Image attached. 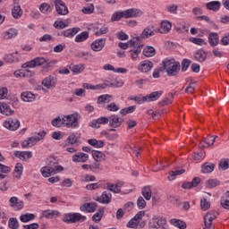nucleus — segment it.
I'll list each match as a JSON object with an SVG mask.
<instances>
[{
    "instance_id": "nucleus-22",
    "label": "nucleus",
    "mask_w": 229,
    "mask_h": 229,
    "mask_svg": "<svg viewBox=\"0 0 229 229\" xmlns=\"http://www.w3.org/2000/svg\"><path fill=\"white\" fill-rule=\"evenodd\" d=\"M109 123V118L106 116H101L98 118L97 120H93L90 123L89 126L91 128H97L99 129L101 128V124H108Z\"/></svg>"
},
{
    "instance_id": "nucleus-13",
    "label": "nucleus",
    "mask_w": 229,
    "mask_h": 229,
    "mask_svg": "<svg viewBox=\"0 0 229 229\" xmlns=\"http://www.w3.org/2000/svg\"><path fill=\"white\" fill-rule=\"evenodd\" d=\"M157 30H155L154 25H148L147 26L143 31L140 33L139 38H141L142 40H146V38H149L150 37H154V35H157Z\"/></svg>"
},
{
    "instance_id": "nucleus-41",
    "label": "nucleus",
    "mask_w": 229,
    "mask_h": 229,
    "mask_svg": "<svg viewBox=\"0 0 229 229\" xmlns=\"http://www.w3.org/2000/svg\"><path fill=\"white\" fill-rule=\"evenodd\" d=\"M26 155H28V159L33 157V153H31V151H17L15 153V157H17V158H20V160H26Z\"/></svg>"
},
{
    "instance_id": "nucleus-43",
    "label": "nucleus",
    "mask_w": 229,
    "mask_h": 229,
    "mask_svg": "<svg viewBox=\"0 0 229 229\" xmlns=\"http://www.w3.org/2000/svg\"><path fill=\"white\" fill-rule=\"evenodd\" d=\"M141 194L145 198V199H147V201H149V199H151V194H152L151 187L144 186L141 190Z\"/></svg>"
},
{
    "instance_id": "nucleus-20",
    "label": "nucleus",
    "mask_w": 229,
    "mask_h": 229,
    "mask_svg": "<svg viewBox=\"0 0 229 229\" xmlns=\"http://www.w3.org/2000/svg\"><path fill=\"white\" fill-rule=\"evenodd\" d=\"M166 224H167V220L162 216L154 217L150 222L152 228H157V229L165 226Z\"/></svg>"
},
{
    "instance_id": "nucleus-31",
    "label": "nucleus",
    "mask_w": 229,
    "mask_h": 229,
    "mask_svg": "<svg viewBox=\"0 0 229 229\" xmlns=\"http://www.w3.org/2000/svg\"><path fill=\"white\" fill-rule=\"evenodd\" d=\"M21 98L25 103H31L35 101L36 97L35 94L31 93V91H24L21 93Z\"/></svg>"
},
{
    "instance_id": "nucleus-44",
    "label": "nucleus",
    "mask_w": 229,
    "mask_h": 229,
    "mask_svg": "<svg viewBox=\"0 0 229 229\" xmlns=\"http://www.w3.org/2000/svg\"><path fill=\"white\" fill-rule=\"evenodd\" d=\"M89 170L92 171V173H101V171H103V166L99 161H95L92 165H90Z\"/></svg>"
},
{
    "instance_id": "nucleus-64",
    "label": "nucleus",
    "mask_w": 229,
    "mask_h": 229,
    "mask_svg": "<svg viewBox=\"0 0 229 229\" xmlns=\"http://www.w3.org/2000/svg\"><path fill=\"white\" fill-rule=\"evenodd\" d=\"M137 206L140 208V210H142L143 208H146V200L143 197H139L137 199Z\"/></svg>"
},
{
    "instance_id": "nucleus-57",
    "label": "nucleus",
    "mask_w": 229,
    "mask_h": 229,
    "mask_svg": "<svg viewBox=\"0 0 229 229\" xmlns=\"http://www.w3.org/2000/svg\"><path fill=\"white\" fill-rule=\"evenodd\" d=\"M197 19L199 21H205L206 22H208V24H210L212 28H214L215 30H217V25H216V23L210 21V18L207 15L198 16Z\"/></svg>"
},
{
    "instance_id": "nucleus-55",
    "label": "nucleus",
    "mask_w": 229,
    "mask_h": 229,
    "mask_svg": "<svg viewBox=\"0 0 229 229\" xmlns=\"http://www.w3.org/2000/svg\"><path fill=\"white\" fill-rule=\"evenodd\" d=\"M33 219H35V215L31 213L21 215L20 216L21 223H29V221H33Z\"/></svg>"
},
{
    "instance_id": "nucleus-16",
    "label": "nucleus",
    "mask_w": 229,
    "mask_h": 229,
    "mask_svg": "<svg viewBox=\"0 0 229 229\" xmlns=\"http://www.w3.org/2000/svg\"><path fill=\"white\" fill-rule=\"evenodd\" d=\"M142 11L135 8H131L123 11V19H133L135 17H140Z\"/></svg>"
},
{
    "instance_id": "nucleus-4",
    "label": "nucleus",
    "mask_w": 229,
    "mask_h": 229,
    "mask_svg": "<svg viewBox=\"0 0 229 229\" xmlns=\"http://www.w3.org/2000/svg\"><path fill=\"white\" fill-rule=\"evenodd\" d=\"M56 162L50 161L47 166H43L41 168V174L45 178H49V176H53V174H56V173H60L64 171V166L62 165H55Z\"/></svg>"
},
{
    "instance_id": "nucleus-34",
    "label": "nucleus",
    "mask_w": 229,
    "mask_h": 229,
    "mask_svg": "<svg viewBox=\"0 0 229 229\" xmlns=\"http://www.w3.org/2000/svg\"><path fill=\"white\" fill-rule=\"evenodd\" d=\"M207 55H208V53L205 52V50L199 49L195 52L194 58L197 62H205V60H207Z\"/></svg>"
},
{
    "instance_id": "nucleus-40",
    "label": "nucleus",
    "mask_w": 229,
    "mask_h": 229,
    "mask_svg": "<svg viewBox=\"0 0 229 229\" xmlns=\"http://www.w3.org/2000/svg\"><path fill=\"white\" fill-rule=\"evenodd\" d=\"M217 139V136H210L209 138H205L201 144H207V146L202 145V148H210V146H214V142H216V140Z\"/></svg>"
},
{
    "instance_id": "nucleus-26",
    "label": "nucleus",
    "mask_w": 229,
    "mask_h": 229,
    "mask_svg": "<svg viewBox=\"0 0 229 229\" xmlns=\"http://www.w3.org/2000/svg\"><path fill=\"white\" fill-rule=\"evenodd\" d=\"M201 183V179L199 177H195L191 182H186L182 184V189H194V187H198Z\"/></svg>"
},
{
    "instance_id": "nucleus-1",
    "label": "nucleus",
    "mask_w": 229,
    "mask_h": 229,
    "mask_svg": "<svg viewBox=\"0 0 229 229\" xmlns=\"http://www.w3.org/2000/svg\"><path fill=\"white\" fill-rule=\"evenodd\" d=\"M114 97L112 95H102L98 98L97 103L98 105L104 104V108L107 110V112H119V105L112 102Z\"/></svg>"
},
{
    "instance_id": "nucleus-39",
    "label": "nucleus",
    "mask_w": 229,
    "mask_h": 229,
    "mask_svg": "<svg viewBox=\"0 0 229 229\" xmlns=\"http://www.w3.org/2000/svg\"><path fill=\"white\" fill-rule=\"evenodd\" d=\"M17 37V30L15 29H9L4 33V40H10V38H15Z\"/></svg>"
},
{
    "instance_id": "nucleus-32",
    "label": "nucleus",
    "mask_w": 229,
    "mask_h": 229,
    "mask_svg": "<svg viewBox=\"0 0 229 229\" xmlns=\"http://www.w3.org/2000/svg\"><path fill=\"white\" fill-rule=\"evenodd\" d=\"M91 154L95 162H105L106 159V155L99 150H92Z\"/></svg>"
},
{
    "instance_id": "nucleus-5",
    "label": "nucleus",
    "mask_w": 229,
    "mask_h": 229,
    "mask_svg": "<svg viewBox=\"0 0 229 229\" xmlns=\"http://www.w3.org/2000/svg\"><path fill=\"white\" fill-rule=\"evenodd\" d=\"M47 64V67H51V63H47V59L44 57H36L35 59L27 62L21 65L22 69H33L35 67H40Z\"/></svg>"
},
{
    "instance_id": "nucleus-7",
    "label": "nucleus",
    "mask_w": 229,
    "mask_h": 229,
    "mask_svg": "<svg viewBox=\"0 0 229 229\" xmlns=\"http://www.w3.org/2000/svg\"><path fill=\"white\" fill-rule=\"evenodd\" d=\"M146 216V211L138 212L128 223L127 228L138 229L139 223L142 221V217Z\"/></svg>"
},
{
    "instance_id": "nucleus-50",
    "label": "nucleus",
    "mask_w": 229,
    "mask_h": 229,
    "mask_svg": "<svg viewBox=\"0 0 229 229\" xmlns=\"http://www.w3.org/2000/svg\"><path fill=\"white\" fill-rule=\"evenodd\" d=\"M104 214H105V209L104 208L99 209L98 212L93 215L92 221H94V223H99Z\"/></svg>"
},
{
    "instance_id": "nucleus-63",
    "label": "nucleus",
    "mask_w": 229,
    "mask_h": 229,
    "mask_svg": "<svg viewBox=\"0 0 229 229\" xmlns=\"http://www.w3.org/2000/svg\"><path fill=\"white\" fill-rule=\"evenodd\" d=\"M107 189L110 191V192H114V194H119L121 192V190L112 182H107Z\"/></svg>"
},
{
    "instance_id": "nucleus-28",
    "label": "nucleus",
    "mask_w": 229,
    "mask_h": 229,
    "mask_svg": "<svg viewBox=\"0 0 229 229\" xmlns=\"http://www.w3.org/2000/svg\"><path fill=\"white\" fill-rule=\"evenodd\" d=\"M60 216V212L56 210L47 209L42 211V217H46V219H55V217H58Z\"/></svg>"
},
{
    "instance_id": "nucleus-21",
    "label": "nucleus",
    "mask_w": 229,
    "mask_h": 229,
    "mask_svg": "<svg viewBox=\"0 0 229 229\" xmlns=\"http://www.w3.org/2000/svg\"><path fill=\"white\" fill-rule=\"evenodd\" d=\"M14 6L12 9V15L13 19H21L22 17V8H21V4L18 0H13Z\"/></svg>"
},
{
    "instance_id": "nucleus-15",
    "label": "nucleus",
    "mask_w": 229,
    "mask_h": 229,
    "mask_svg": "<svg viewBox=\"0 0 229 229\" xmlns=\"http://www.w3.org/2000/svg\"><path fill=\"white\" fill-rule=\"evenodd\" d=\"M106 44V38H98L91 43V49L95 52L103 51Z\"/></svg>"
},
{
    "instance_id": "nucleus-58",
    "label": "nucleus",
    "mask_w": 229,
    "mask_h": 229,
    "mask_svg": "<svg viewBox=\"0 0 229 229\" xmlns=\"http://www.w3.org/2000/svg\"><path fill=\"white\" fill-rule=\"evenodd\" d=\"M221 206L223 208H225V210H229V195L225 192V196L221 199Z\"/></svg>"
},
{
    "instance_id": "nucleus-51",
    "label": "nucleus",
    "mask_w": 229,
    "mask_h": 229,
    "mask_svg": "<svg viewBox=\"0 0 229 229\" xmlns=\"http://www.w3.org/2000/svg\"><path fill=\"white\" fill-rule=\"evenodd\" d=\"M122 19H124V13H123V11H122V12L121 11H117L111 17L112 22H115L117 21H121Z\"/></svg>"
},
{
    "instance_id": "nucleus-18",
    "label": "nucleus",
    "mask_w": 229,
    "mask_h": 229,
    "mask_svg": "<svg viewBox=\"0 0 229 229\" xmlns=\"http://www.w3.org/2000/svg\"><path fill=\"white\" fill-rule=\"evenodd\" d=\"M42 85L48 89H55L56 87V78L55 75H49L42 81Z\"/></svg>"
},
{
    "instance_id": "nucleus-37",
    "label": "nucleus",
    "mask_w": 229,
    "mask_h": 229,
    "mask_svg": "<svg viewBox=\"0 0 229 229\" xmlns=\"http://www.w3.org/2000/svg\"><path fill=\"white\" fill-rule=\"evenodd\" d=\"M80 31V28L74 27L72 29H68L66 30L62 31L63 37H66L67 38H72L76 33Z\"/></svg>"
},
{
    "instance_id": "nucleus-33",
    "label": "nucleus",
    "mask_w": 229,
    "mask_h": 229,
    "mask_svg": "<svg viewBox=\"0 0 229 229\" xmlns=\"http://www.w3.org/2000/svg\"><path fill=\"white\" fill-rule=\"evenodd\" d=\"M206 8H208V10H211L212 12H219V10H221V2L219 1L208 2L206 4Z\"/></svg>"
},
{
    "instance_id": "nucleus-48",
    "label": "nucleus",
    "mask_w": 229,
    "mask_h": 229,
    "mask_svg": "<svg viewBox=\"0 0 229 229\" xmlns=\"http://www.w3.org/2000/svg\"><path fill=\"white\" fill-rule=\"evenodd\" d=\"M39 10L41 12V13H51V12H53V8L51 7V5L47 3H43L39 5Z\"/></svg>"
},
{
    "instance_id": "nucleus-36",
    "label": "nucleus",
    "mask_w": 229,
    "mask_h": 229,
    "mask_svg": "<svg viewBox=\"0 0 229 229\" xmlns=\"http://www.w3.org/2000/svg\"><path fill=\"white\" fill-rule=\"evenodd\" d=\"M0 112L4 114V115H12L13 114V110L4 102L0 103Z\"/></svg>"
},
{
    "instance_id": "nucleus-52",
    "label": "nucleus",
    "mask_w": 229,
    "mask_h": 229,
    "mask_svg": "<svg viewBox=\"0 0 229 229\" xmlns=\"http://www.w3.org/2000/svg\"><path fill=\"white\" fill-rule=\"evenodd\" d=\"M52 126L55 128H60L63 126L64 123V117L57 116L56 118H54L51 122Z\"/></svg>"
},
{
    "instance_id": "nucleus-54",
    "label": "nucleus",
    "mask_w": 229,
    "mask_h": 229,
    "mask_svg": "<svg viewBox=\"0 0 229 229\" xmlns=\"http://www.w3.org/2000/svg\"><path fill=\"white\" fill-rule=\"evenodd\" d=\"M23 167L22 164L18 163L14 168V176L19 180L22 174Z\"/></svg>"
},
{
    "instance_id": "nucleus-59",
    "label": "nucleus",
    "mask_w": 229,
    "mask_h": 229,
    "mask_svg": "<svg viewBox=\"0 0 229 229\" xmlns=\"http://www.w3.org/2000/svg\"><path fill=\"white\" fill-rule=\"evenodd\" d=\"M87 38H89V32L83 31L75 37V42H84Z\"/></svg>"
},
{
    "instance_id": "nucleus-10",
    "label": "nucleus",
    "mask_w": 229,
    "mask_h": 229,
    "mask_svg": "<svg viewBox=\"0 0 229 229\" xmlns=\"http://www.w3.org/2000/svg\"><path fill=\"white\" fill-rule=\"evenodd\" d=\"M217 217V212L209 211L204 216V229H214V225H212V221Z\"/></svg>"
},
{
    "instance_id": "nucleus-53",
    "label": "nucleus",
    "mask_w": 229,
    "mask_h": 229,
    "mask_svg": "<svg viewBox=\"0 0 229 229\" xmlns=\"http://www.w3.org/2000/svg\"><path fill=\"white\" fill-rule=\"evenodd\" d=\"M8 227L10 229H19V220L16 217L9 218Z\"/></svg>"
},
{
    "instance_id": "nucleus-6",
    "label": "nucleus",
    "mask_w": 229,
    "mask_h": 229,
    "mask_svg": "<svg viewBox=\"0 0 229 229\" xmlns=\"http://www.w3.org/2000/svg\"><path fill=\"white\" fill-rule=\"evenodd\" d=\"M87 219V216H82L80 213H69L64 215L63 217L64 223H67L68 225H71L72 223H83Z\"/></svg>"
},
{
    "instance_id": "nucleus-3",
    "label": "nucleus",
    "mask_w": 229,
    "mask_h": 229,
    "mask_svg": "<svg viewBox=\"0 0 229 229\" xmlns=\"http://www.w3.org/2000/svg\"><path fill=\"white\" fill-rule=\"evenodd\" d=\"M131 50L129 51L130 56L132 60H137L139 58V55H140L142 51V47H144L143 44H140V38H134L133 39L129 40Z\"/></svg>"
},
{
    "instance_id": "nucleus-12",
    "label": "nucleus",
    "mask_w": 229,
    "mask_h": 229,
    "mask_svg": "<svg viewBox=\"0 0 229 229\" xmlns=\"http://www.w3.org/2000/svg\"><path fill=\"white\" fill-rule=\"evenodd\" d=\"M79 117H80V114H78L64 115L63 116L64 123L66 126H73L74 128H76V126H78V118Z\"/></svg>"
},
{
    "instance_id": "nucleus-42",
    "label": "nucleus",
    "mask_w": 229,
    "mask_h": 229,
    "mask_svg": "<svg viewBox=\"0 0 229 229\" xmlns=\"http://www.w3.org/2000/svg\"><path fill=\"white\" fill-rule=\"evenodd\" d=\"M216 165L214 164L207 162L202 165L201 173H204L206 174L208 173H212Z\"/></svg>"
},
{
    "instance_id": "nucleus-19",
    "label": "nucleus",
    "mask_w": 229,
    "mask_h": 229,
    "mask_svg": "<svg viewBox=\"0 0 229 229\" xmlns=\"http://www.w3.org/2000/svg\"><path fill=\"white\" fill-rule=\"evenodd\" d=\"M72 160L75 164H85V162H89V154L78 152L77 154L72 156Z\"/></svg>"
},
{
    "instance_id": "nucleus-23",
    "label": "nucleus",
    "mask_w": 229,
    "mask_h": 229,
    "mask_svg": "<svg viewBox=\"0 0 229 229\" xmlns=\"http://www.w3.org/2000/svg\"><path fill=\"white\" fill-rule=\"evenodd\" d=\"M152 67L153 62L149 60H145L140 63V65L138 66V71H140V72H149Z\"/></svg>"
},
{
    "instance_id": "nucleus-14",
    "label": "nucleus",
    "mask_w": 229,
    "mask_h": 229,
    "mask_svg": "<svg viewBox=\"0 0 229 229\" xmlns=\"http://www.w3.org/2000/svg\"><path fill=\"white\" fill-rule=\"evenodd\" d=\"M4 128L7 130H10L11 131H15L19 130V127L21 126V122L17 119L9 118L7 121L4 123Z\"/></svg>"
},
{
    "instance_id": "nucleus-38",
    "label": "nucleus",
    "mask_w": 229,
    "mask_h": 229,
    "mask_svg": "<svg viewBox=\"0 0 229 229\" xmlns=\"http://www.w3.org/2000/svg\"><path fill=\"white\" fill-rule=\"evenodd\" d=\"M170 223L174 226H176V228H179V229H186L187 228V224L185 222H183V220L173 218L170 220Z\"/></svg>"
},
{
    "instance_id": "nucleus-9",
    "label": "nucleus",
    "mask_w": 229,
    "mask_h": 229,
    "mask_svg": "<svg viewBox=\"0 0 229 229\" xmlns=\"http://www.w3.org/2000/svg\"><path fill=\"white\" fill-rule=\"evenodd\" d=\"M164 94V91H154L145 97L138 98V101L141 103L151 102V101H157V99H160V97Z\"/></svg>"
},
{
    "instance_id": "nucleus-62",
    "label": "nucleus",
    "mask_w": 229,
    "mask_h": 229,
    "mask_svg": "<svg viewBox=\"0 0 229 229\" xmlns=\"http://www.w3.org/2000/svg\"><path fill=\"white\" fill-rule=\"evenodd\" d=\"M190 42H192V44H196V46H207V42H205V39L199 38H191Z\"/></svg>"
},
{
    "instance_id": "nucleus-8",
    "label": "nucleus",
    "mask_w": 229,
    "mask_h": 229,
    "mask_svg": "<svg viewBox=\"0 0 229 229\" xmlns=\"http://www.w3.org/2000/svg\"><path fill=\"white\" fill-rule=\"evenodd\" d=\"M109 126H111L112 129L109 130V131H115V128H121L123 126V123H124V119L120 118L117 114H112L109 116Z\"/></svg>"
},
{
    "instance_id": "nucleus-17",
    "label": "nucleus",
    "mask_w": 229,
    "mask_h": 229,
    "mask_svg": "<svg viewBox=\"0 0 229 229\" xmlns=\"http://www.w3.org/2000/svg\"><path fill=\"white\" fill-rule=\"evenodd\" d=\"M9 205L15 210H22L24 208V201L19 200L17 197H11L9 199Z\"/></svg>"
},
{
    "instance_id": "nucleus-56",
    "label": "nucleus",
    "mask_w": 229,
    "mask_h": 229,
    "mask_svg": "<svg viewBox=\"0 0 229 229\" xmlns=\"http://www.w3.org/2000/svg\"><path fill=\"white\" fill-rule=\"evenodd\" d=\"M69 69L72 71V72H74L75 74H80L85 67L83 64H75V65H70Z\"/></svg>"
},
{
    "instance_id": "nucleus-45",
    "label": "nucleus",
    "mask_w": 229,
    "mask_h": 229,
    "mask_svg": "<svg viewBox=\"0 0 229 229\" xmlns=\"http://www.w3.org/2000/svg\"><path fill=\"white\" fill-rule=\"evenodd\" d=\"M143 55L147 58H151V56H155L156 55V50L155 47H147L143 49Z\"/></svg>"
},
{
    "instance_id": "nucleus-29",
    "label": "nucleus",
    "mask_w": 229,
    "mask_h": 229,
    "mask_svg": "<svg viewBox=\"0 0 229 229\" xmlns=\"http://www.w3.org/2000/svg\"><path fill=\"white\" fill-rule=\"evenodd\" d=\"M208 44L211 47H216L219 44V34L216 32H211L208 35Z\"/></svg>"
},
{
    "instance_id": "nucleus-30",
    "label": "nucleus",
    "mask_w": 229,
    "mask_h": 229,
    "mask_svg": "<svg viewBox=\"0 0 229 229\" xmlns=\"http://www.w3.org/2000/svg\"><path fill=\"white\" fill-rule=\"evenodd\" d=\"M171 28H173V25L171 24V22L167 21H164L160 24V28L158 29V33H161V34L169 33V31H171Z\"/></svg>"
},
{
    "instance_id": "nucleus-2",
    "label": "nucleus",
    "mask_w": 229,
    "mask_h": 229,
    "mask_svg": "<svg viewBox=\"0 0 229 229\" xmlns=\"http://www.w3.org/2000/svg\"><path fill=\"white\" fill-rule=\"evenodd\" d=\"M163 70L166 72L167 76H176L180 72V63L174 59H166L163 61Z\"/></svg>"
},
{
    "instance_id": "nucleus-24",
    "label": "nucleus",
    "mask_w": 229,
    "mask_h": 229,
    "mask_svg": "<svg viewBox=\"0 0 229 229\" xmlns=\"http://www.w3.org/2000/svg\"><path fill=\"white\" fill-rule=\"evenodd\" d=\"M96 208H98V203L89 202L81 206L80 210L81 212H89V214H92V212H96Z\"/></svg>"
},
{
    "instance_id": "nucleus-35",
    "label": "nucleus",
    "mask_w": 229,
    "mask_h": 229,
    "mask_svg": "<svg viewBox=\"0 0 229 229\" xmlns=\"http://www.w3.org/2000/svg\"><path fill=\"white\" fill-rule=\"evenodd\" d=\"M4 60L7 64H13V62H19V53L15 52L13 54H8L4 55Z\"/></svg>"
},
{
    "instance_id": "nucleus-46",
    "label": "nucleus",
    "mask_w": 229,
    "mask_h": 229,
    "mask_svg": "<svg viewBox=\"0 0 229 229\" xmlns=\"http://www.w3.org/2000/svg\"><path fill=\"white\" fill-rule=\"evenodd\" d=\"M88 144L93 148H103L105 146V141L98 140L96 139H90L88 140Z\"/></svg>"
},
{
    "instance_id": "nucleus-27",
    "label": "nucleus",
    "mask_w": 229,
    "mask_h": 229,
    "mask_svg": "<svg viewBox=\"0 0 229 229\" xmlns=\"http://www.w3.org/2000/svg\"><path fill=\"white\" fill-rule=\"evenodd\" d=\"M38 141H40L38 136L30 137L21 143V148H33V146H35V144H37Z\"/></svg>"
},
{
    "instance_id": "nucleus-60",
    "label": "nucleus",
    "mask_w": 229,
    "mask_h": 229,
    "mask_svg": "<svg viewBox=\"0 0 229 229\" xmlns=\"http://www.w3.org/2000/svg\"><path fill=\"white\" fill-rule=\"evenodd\" d=\"M219 185V181L216 179H209L206 182V187L208 189H214V187H217Z\"/></svg>"
},
{
    "instance_id": "nucleus-49",
    "label": "nucleus",
    "mask_w": 229,
    "mask_h": 229,
    "mask_svg": "<svg viewBox=\"0 0 229 229\" xmlns=\"http://www.w3.org/2000/svg\"><path fill=\"white\" fill-rule=\"evenodd\" d=\"M218 167L220 171H226L227 169H229V158L221 159Z\"/></svg>"
},
{
    "instance_id": "nucleus-11",
    "label": "nucleus",
    "mask_w": 229,
    "mask_h": 229,
    "mask_svg": "<svg viewBox=\"0 0 229 229\" xmlns=\"http://www.w3.org/2000/svg\"><path fill=\"white\" fill-rule=\"evenodd\" d=\"M52 1L54 2L55 12H57L58 15H67V13H69V9L63 0Z\"/></svg>"
},
{
    "instance_id": "nucleus-61",
    "label": "nucleus",
    "mask_w": 229,
    "mask_h": 229,
    "mask_svg": "<svg viewBox=\"0 0 229 229\" xmlns=\"http://www.w3.org/2000/svg\"><path fill=\"white\" fill-rule=\"evenodd\" d=\"M200 208L201 210L207 211L210 208V201L207 200L206 198L200 199Z\"/></svg>"
},
{
    "instance_id": "nucleus-47",
    "label": "nucleus",
    "mask_w": 229,
    "mask_h": 229,
    "mask_svg": "<svg viewBox=\"0 0 229 229\" xmlns=\"http://www.w3.org/2000/svg\"><path fill=\"white\" fill-rule=\"evenodd\" d=\"M183 173H185V169L171 171L169 173L170 175L168 176L169 182H173V180L176 179V176H180V174H183Z\"/></svg>"
},
{
    "instance_id": "nucleus-25",
    "label": "nucleus",
    "mask_w": 229,
    "mask_h": 229,
    "mask_svg": "<svg viewBox=\"0 0 229 229\" xmlns=\"http://www.w3.org/2000/svg\"><path fill=\"white\" fill-rule=\"evenodd\" d=\"M96 201H98V203H103L108 205L110 201H112V193L110 191H104L100 197H98L96 199Z\"/></svg>"
}]
</instances>
